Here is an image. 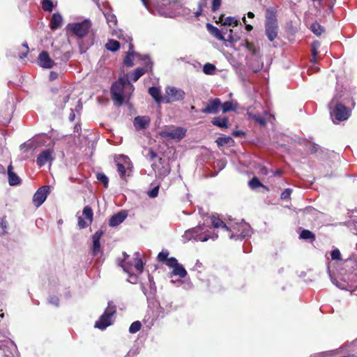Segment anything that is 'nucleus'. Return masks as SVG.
<instances>
[{"mask_svg":"<svg viewBox=\"0 0 357 357\" xmlns=\"http://www.w3.org/2000/svg\"><path fill=\"white\" fill-rule=\"evenodd\" d=\"M251 234V227L248 223L225 218V236H227L229 240L241 241L244 238L250 236Z\"/></svg>","mask_w":357,"mask_h":357,"instance_id":"nucleus-1","label":"nucleus"},{"mask_svg":"<svg viewBox=\"0 0 357 357\" xmlns=\"http://www.w3.org/2000/svg\"><path fill=\"white\" fill-rule=\"evenodd\" d=\"M239 24V19L234 17H227L225 18V42L229 43L231 46L236 47V44L242 45L246 50L250 51L253 55L255 54L256 50L253 43L248 40H241L237 33H234V31L231 29H228V26H236ZM257 58L256 56H254Z\"/></svg>","mask_w":357,"mask_h":357,"instance_id":"nucleus-2","label":"nucleus"},{"mask_svg":"<svg viewBox=\"0 0 357 357\" xmlns=\"http://www.w3.org/2000/svg\"><path fill=\"white\" fill-rule=\"evenodd\" d=\"M123 259L121 262V266L128 274V281L135 284L138 281V275L144 270V264L139 257L138 252H135L132 257L123 253Z\"/></svg>","mask_w":357,"mask_h":357,"instance_id":"nucleus-3","label":"nucleus"},{"mask_svg":"<svg viewBox=\"0 0 357 357\" xmlns=\"http://www.w3.org/2000/svg\"><path fill=\"white\" fill-rule=\"evenodd\" d=\"M134 91V86L128 80L127 75L120 77L119 80L113 84L111 93L113 100L118 105L128 100Z\"/></svg>","mask_w":357,"mask_h":357,"instance_id":"nucleus-4","label":"nucleus"},{"mask_svg":"<svg viewBox=\"0 0 357 357\" xmlns=\"http://www.w3.org/2000/svg\"><path fill=\"white\" fill-rule=\"evenodd\" d=\"M158 13L165 17H174L177 15L188 16L190 10L188 8H183L178 1H169V0H162L158 5Z\"/></svg>","mask_w":357,"mask_h":357,"instance_id":"nucleus-5","label":"nucleus"},{"mask_svg":"<svg viewBox=\"0 0 357 357\" xmlns=\"http://www.w3.org/2000/svg\"><path fill=\"white\" fill-rule=\"evenodd\" d=\"M208 226L204 224L199 225L196 227L187 230L183 237L187 240H195L196 241L205 242L208 239L215 240L218 238V234L215 231H210Z\"/></svg>","mask_w":357,"mask_h":357,"instance_id":"nucleus-6","label":"nucleus"},{"mask_svg":"<svg viewBox=\"0 0 357 357\" xmlns=\"http://www.w3.org/2000/svg\"><path fill=\"white\" fill-rule=\"evenodd\" d=\"M266 36L270 41H273L278 36V26L273 8H268L266 10Z\"/></svg>","mask_w":357,"mask_h":357,"instance_id":"nucleus-7","label":"nucleus"},{"mask_svg":"<svg viewBox=\"0 0 357 357\" xmlns=\"http://www.w3.org/2000/svg\"><path fill=\"white\" fill-rule=\"evenodd\" d=\"M91 26V21L86 19L80 22L69 23L66 26V30L67 31H70L79 38H83L87 35Z\"/></svg>","mask_w":357,"mask_h":357,"instance_id":"nucleus-8","label":"nucleus"},{"mask_svg":"<svg viewBox=\"0 0 357 357\" xmlns=\"http://www.w3.org/2000/svg\"><path fill=\"white\" fill-rule=\"evenodd\" d=\"M106 19L107 23L108 24L109 27L112 29V34L114 36H117L120 39H123L126 42H130L132 40L130 36L127 34H124L122 30H116L115 27L117 24V19L114 14L112 13L110 11L104 12L103 13Z\"/></svg>","mask_w":357,"mask_h":357,"instance_id":"nucleus-9","label":"nucleus"},{"mask_svg":"<svg viewBox=\"0 0 357 357\" xmlns=\"http://www.w3.org/2000/svg\"><path fill=\"white\" fill-rule=\"evenodd\" d=\"M185 128L174 126L166 128L160 132L162 137L176 142L181 140L185 136Z\"/></svg>","mask_w":357,"mask_h":357,"instance_id":"nucleus-10","label":"nucleus"},{"mask_svg":"<svg viewBox=\"0 0 357 357\" xmlns=\"http://www.w3.org/2000/svg\"><path fill=\"white\" fill-rule=\"evenodd\" d=\"M116 312L115 307L108 305L103 314L96 322L95 327L100 330L105 329L112 324V317Z\"/></svg>","mask_w":357,"mask_h":357,"instance_id":"nucleus-11","label":"nucleus"},{"mask_svg":"<svg viewBox=\"0 0 357 357\" xmlns=\"http://www.w3.org/2000/svg\"><path fill=\"white\" fill-rule=\"evenodd\" d=\"M185 93L181 89L175 86H167L165 89V96L163 98V102L169 103L180 101L184 99Z\"/></svg>","mask_w":357,"mask_h":357,"instance_id":"nucleus-12","label":"nucleus"},{"mask_svg":"<svg viewBox=\"0 0 357 357\" xmlns=\"http://www.w3.org/2000/svg\"><path fill=\"white\" fill-rule=\"evenodd\" d=\"M262 113L266 114V112L261 108V104L256 103L253 107H250L248 109L247 114L250 119L259 125L264 126L266 124V121L261 116Z\"/></svg>","mask_w":357,"mask_h":357,"instance_id":"nucleus-13","label":"nucleus"},{"mask_svg":"<svg viewBox=\"0 0 357 357\" xmlns=\"http://www.w3.org/2000/svg\"><path fill=\"white\" fill-rule=\"evenodd\" d=\"M130 42L131 40L128 42L129 50L123 60L124 64L128 67H132L137 63H142L144 56L134 52L133 45Z\"/></svg>","mask_w":357,"mask_h":357,"instance_id":"nucleus-14","label":"nucleus"},{"mask_svg":"<svg viewBox=\"0 0 357 357\" xmlns=\"http://www.w3.org/2000/svg\"><path fill=\"white\" fill-rule=\"evenodd\" d=\"M118 172L121 178H124L126 171L131 167L130 158L123 155H120L115 158Z\"/></svg>","mask_w":357,"mask_h":357,"instance_id":"nucleus-15","label":"nucleus"},{"mask_svg":"<svg viewBox=\"0 0 357 357\" xmlns=\"http://www.w3.org/2000/svg\"><path fill=\"white\" fill-rule=\"evenodd\" d=\"M142 64L144 65L143 68H136L131 74L130 77L132 81H137L146 72L151 70L152 62L150 58L146 55L144 56V61Z\"/></svg>","mask_w":357,"mask_h":357,"instance_id":"nucleus-16","label":"nucleus"},{"mask_svg":"<svg viewBox=\"0 0 357 357\" xmlns=\"http://www.w3.org/2000/svg\"><path fill=\"white\" fill-rule=\"evenodd\" d=\"M50 193V186L44 185L38 189L33 196V204L36 207L40 206L46 200Z\"/></svg>","mask_w":357,"mask_h":357,"instance_id":"nucleus-17","label":"nucleus"},{"mask_svg":"<svg viewBox=\"0 0 357 357\" xmlns=\"http://www.w3.org/2000/svg\"><path fill=\"white\" fill-rule=\"evenodd\" d=\"M0 350L3 351L4 356L13 357L17 351V346L10 339L0 340Z\"/></svg>","mask_w":357,"mask_h":357,"instance_id":"nucleus-18","label":"nucleus"},{"mask_svg":"<svg viewBox=\"0 0 357 357\" xmlns=\"http://www.w3.org/2000/svg\"><path fill=\"white\" fill-rule=\"evenodd\" d=\"M333 114L338 121H344L350 115V111L343 105L337 104L333 109Z\"/></svg>","mask_w":357,"mask_h":357,"instance_id":"nucleus-19","label":"nucleus"},{"mask_svg":"<svg viewBox=\"0 0 357 357\" xmlns=\"http://www.w3.org/2000/svg\"><path fill=\"white\" fill-rule=\"evenodd\" d=\"M38 62L40 67L43 68H52L54 65L55 62L50 58L47 52H42L38 55Z\"/></svg>","mask_w":357,"mask_h":357,"instance_id":"nucleus-20","label":"nucleus"},{"mask_svg":"<svg viewBox=\"0 0 357 357\" xmlns=\"http://www.w3.org/2000/svg\"><path fill=\"white\" fill-rule=\"evenodd\" d=\"M70 95V89H61L59 96L55 100L56 106L60 109H63L66 103L68 101Z\"/></svg>","mask_w":357,"mask_h":357,"instance_id":"nucleus-21","label":"nucleus"},{"mask_svg":"<svg viewBox=\"0 0 357 357\" xmlns=\"http://www.w3.org/2000/svg\"><path fill=\"white\" fill-rule=\"evenodd\" d=\"M221 105L220 100L215 98L208 102L206 107L202 109V112L206 114H215L218 112Z\"/></svg>","mask_w":357,"mask_h":357,"instance_id":"nucleus-22","label":"nucleus"},{"mask_svg":"<svg viewBox=\"0 0 357 357\" xmlns=\"http://www.w3.org/2000/svg\"><path fill=\"white\" fill-rule=\"evenodd\" d=\"M150 118L148 116H138L135 118L133 124L136 130H142L149 126Z\"/></svg>","mask_w":357,"mask_h":357,"instance_id":"nucleus-23","label":"nucleus"},{"mask_svg":"<svg viewBox=\"0 0 357 357\" xmlns=\"http://www.w3.org/2000/svg\"><path fill=\"white\" fill-rule=\"evenodd\" d=\"M52 151L51 150L47 149V150L43 151L38 155V156L37 158V160H36L37 164L40 167L44 166L47 162L52 161Z\"/></svg>","mask_w":357,"mask_h":357,"instance_id":"nucleus-24","label":"nucleus"},{"mask_svg":"<svg viewBox=\"0 0 357 357\" xmlns=\"http://www.w3.org/2000/svg\"><path fill=\"white\" fill-rule=\"evenodd\" d=\"M127 216V212L125 211H121L111 217L109 224L111 227L118 226L125 220Z\"/></svg>","mask_w":357,"mask_h":357,"instance_id":"nucleus-25","label":"nucleus"},{"mask_svg":"<svg viewBox=\"0 0 357 357\" xmlns=\"http://www.w3.org/2000/svg\"><path fill=\"white\" fill-rule=\"evenodd\" d=\"M63 24V17L59 13H54L50 22V26L52 30H56L60 28Z\"/></svg>","mask_w":357,"mask_h":357,"instance_id":"nucleus-26","label":"nucleus"},{"mask_svg":"<svg viewBox=\"0 0 357 357\" xmlns=\"http://www.w3.org/2000/svg\"><path fill=\"white\" fill-rule=\"evenodd\" d=\"M102 235V231H97L92 236L93 240V246H92V250L93 255H97L100 250V239Z\"/></svg>","mask_w":357,"mask_h":357,"instance_id":"nucleus-27","label":"nucleus"},{"mask_svg":"<svg viewBox=\"0 0 357 357\" xmlns=\"http://www.w3.org/2000/svg\"><path fill=\"white\" fill-rule=\"evenodd\" d=\"M206 26L208 31L213 37H215L216 39L219 40H223V34L221 30H220L218 28H217L216 26H213L210 23H207Z\"/></svg>","mask_w":357,"mask_h":357,"instance_id":"nucleus-28","label":"nucleus"},{"mask_svg":"<svg viewBox=\"0 0 357 357\" xmlns=\"http://www.w3.org/2000/svg\"><path fill=\"white\" fill-rule=\"evenodd\" d=\"M8 182L10 185H16L20 183V177L13 172V166L8 167Z\"/></svg>","mask_w":357,"mask_h":357,"instance_id":"nucleus-29","label":"nucleus"},{"mask_svg":"<svg viewBox=\"0 0 357 357\" xmlns=\"http://www.w3.org/2000/svg\"><path fill=\"white\" fill-rule=\"evenodd\" d=\"M149 93L157 103L163 102V98L161 96L160 90L158 88L151 87L149 89Z\"/></svg>","mask_w":357,"mask_h":357,"instance_id":"nucleus-30","label":"nucleus"},{"mask_svg":"<svg viewBox=\"0 0 357 357\" xmlns=\"http://www.w3.org/2000/svg\"><path fill=\"white\" fill-rule=\"evenodd\" d=\"M238 104L234 100L225 101V113L227 112L237 111Z\"/></svg>","mask_w":357,"mask_h":357,"instance_id":"nucleus-31","label":"nucleus"},{"mask_svg":"<svg viewBox=\"0 0 357 357\" xmlns=\"http://www.w3.org/2000/svg\"><path fill=\"white\" fill-rule=\"evenodd\" d=\"M171 275H178L183 278L186 276L187 271L181 264H178L176 267L173 268Z\"/></svg>","mask_w":357,"mask_h":357,"instance_id":"nucleus-32","label":"nucleus"},{"mask_svg":"<svg viewBox=\"0 0 357 357\" xmlns=\"http://www.w3.org/2000/svg\"><path fill=\"white\" fill-rule=\"evenodd\" d=\"M208 218H210V222L214 229H218L222 226V221L218 215H216V214H211Z\"/></svg>","mask_w":357,"mask_h":357,"instance_id":"nucleus-33","label":"nucleus"},{"mask_svg":"<svg viewBox=\"0 0 357 357\" xmlns=\"http://www.w3.org/2000/svg\"><path fill=\"white\" fill-rule=\"evenodd\" d=\"M119 43L114 40H109L105 44V47L112 52H116L119 49Z\"/></svg>","mask_w":357,"mask_h":357,"instance_id":"nucleus-34","label":"nucleus"},{"mask_svg":"<svg viewBox=\"0 0 357 357\" xmlns=\"http://www.w3.org/2000/svg\"><path fill=\"white\" fill-rule=\"evenodd\" d=\"M82 213H83V215H84L85 218L89 222L91 223L93 221V213L91 208L89 206H86L83 209Z\"/></svg>","mask_w":357,"mask_h":357,"instance_id":"nucleus-35","label":"nucleus"},{"mask_svg":"<svg viewBox=\"0 0 357 357\" xmlns=\"http://www.w3.org/2000/svg\"><path fill=\"white\" fill-rule=\"evenodd\" d=\"M215 70H216L215 66L213 64L210 63H206L203 67V72L206 75H214L215 73Z\"/></svg>","mask_w":357,"mask_h":357,"instance_id":"nucleus-36","label":"nucleus"},{"mask_svg":"<svg viewBox=\"0 0 357 357\" xmlns=\"http://www.w3.org/2000/svg\"><path fill=\"white\" fill-rule=\"evenodd\" d=\"M311 30L317 36H320L324 32L323 27L317 22L311 25Z\"/></svg>","mask_w":357,"mask_h":357,"instance_id":"nucleus-37","label":"nucleus"},{"mask_svg":"<svg viewBox=\"0 0 357 357\" xmlns=\"http://www.w3.org/2000/svg\"><path fill=\"white\" fill-rule=\"evenodd\" d=\"M249 186L252 189H256L259 187H264L262 183L259 181V180L256 177H253L250 181H249Z\"/></svg>","mask_w":357,"mask_h":357,"instance_id":"nucleus-38","label":"nucleus"},{"mask_svg":"<svg viewBox=\"0 0 357 357\" xmlns=\"http://www.w3.org/2000/svg\"><path fill=\"white\" fill-rule=\"evenodd\" d=\"M141 326H142V324H141L140 321H134L133 323H132V324L130 325V326L129 328V332L130 333H135L140 330Z\"/></svg>","mask_w":357,"mask_h":357,"instance_id":"nucleus-39","label":"nucleus"},{"mask_svg":"<svg viewBox=\"0 0 357 357\" xmlns=\"http://www.w3.org/2000/svg\"><path fill=\"white\" fill-rule=\"evenodd\" d=\"M42 7L44 10L50 12L52 10L54 6L51 0H43Z\"/></svg>","mask_w":357,"mask_h":357,"instance_id":"nucleus-40","label":"nucleus"},{"mask_svg":"<svg viewBox=\"0 0 357 357\" xmlns=\"http://www.w3.org/2000/svg\"><path fill=\"white\" fill-rule=\"evenodd\" d=\"M300 237L303 239H314V235L309 230H303L300 234Z\"/></svg>","mask_w":357,"mask_h":357,"instance_id":"nucleus-41","label":"nucleus"},{"mask_svg":"<svg viewBox=\"0 0 357 357\" xmlns=\"http://www.w3.org/2000/svg\"><path fill=\"white\" fill-rule=\"evenodd\" d=\"M169 252L167 250H162L158 255V260L160 262H166L169 259Z\"/></svg>","mask_w":357,"mask_h":357,"instance_id":"nucleus-42","label":"nucleus"},{"mask_svg":"<svg viewBox=\"0 0 357 357\" xmlns=\"http://www.w3.org/2000/svg\"><path fill=\"white\" fill-rule=\"evenodd\" d=\"M97 179L102 182V183H104V186L105 188L107 187V185H108V178L107 177V176L102 173H98L97 174Z\"/></svg>","mask_w":357,"mask_h":357,"instance_id":"nucleus-43","label":"nucleus"},{"mask_svg":"<svg viewBox=\"0 0 357 357\" xmlns=\"http://www.w3.org/2000/svg\"><path fill=\"white\" fill-rule=\"evenodd\" d=\"M166 265L172 269L176 267L179 263L178 262L177 259L174 257H170L169 258L167 261L165 262Z\"/></svg>","mask_w":357,"mask_h":357,"instance_id":"nucleus-44","label":"nucleus"},{"mask_svg":"<svg viewBox=\"0 0 357 357\" xmlns=\"http://www.w3.org/2000/svg\"><path fill=\"white\" fill-rule=\"evenodd\" d=\"M91 222H89L86 219L84 220L82 217H78V226L79 228L83 229L88 227Z\"/></svg>","mask_w":357,"mask_h":357,"instance_id":"nucleus-45","label":"nucleus"},{"mask_svg":"<svg viewBox=\"0 0 357 357\" xmlns=\"http://www.w3.org/2000/svg\"><path fill=\"white\" fill-rule=\"evenodd\" d=\"M331 259L333 260H340L341 254L338 249H334L331 252Z\"/></svg>","mask_w":357,"mask_h":357,"instance_id":"nucleus-46","label":"nucleus"},{"mask_svg":"<svg viewBox=\"0 0 357 357\" xmlns=\"http://www.w3.org/2000/svg\"><path fill=\"white\" fill-rule=\"evenodd\" d=\"M319 45L318 43H313L312 45V61L314 62H315V58L317 56V55L318 54V52H317V48L319 47Z\"/></svg>","mask_w":357,"mask_h":357,"instance_id":"nucleus-47","label":"nucleus"},{"mask_svg":"<svg viewBox=\"0 0 357 357\" xmlns=\"http://www.w3.org/2000/svg\"><path fill=\"white\" fill-rule=\"evenodd\" d=\"M212 123L220 128H223V119L220 118H215L212 121Z\"/></svg>","mask_w":357,"mask_h":357,"instance_id":"nucleus-48","label":"nucleus"},{"mask_svg":"<svg viewBox=\"0 0 357 357\" xmlns=\"http://www.w3.org/2000/svg\"><path fill=\"white\" fill-rule=\"evenodd\" d=\"M291 193V190L289 188L286 189L284 191H283L281 193V199H285L289 197Z\"/></svg>","mask_w":357,"mask_h":357,"instance_id":"nucleus-49","label":"nucleus"},{"mask_svg":"<svg viewBox=\"0 0 357 357\" xmlns=\"http://www.w3.org/2000/svg\"><path fill=\"white\" fill-rule=\"evenodd\" d=\"M332 282L338 288L341 289H346V285L341 282H339L336 279H332Z\"/></svg>","mask_w":357,"mask_h":357,"instance_id":"nucleus-50","label":"nucleus"},{"mask_svg":"<svg viewBox=\"0 0 357 357\" xmlns=\"http://www.w3.org/2000/svg\"><path fill=\"white\" fill-rule=\"evenodd\" d=\"M158 187H155L153 189H152L149 192V195L150 197H155L158 196Z\"/></svg>","mask_w":357,"mask_h":357,"instance_id":"nucleus-51","label":"nucleus"},{"mask_svg":"<svg viewBox=\"0 0 357 357\" xmlns=\"http://www.w3.org/2000/svg\"><path fill=\"white\" fill-rule=\"evenodd\" d=\"M221 0H213L212 3V10L215 11L220 6Z\"/></svg>","mask_w":357,"mask_h":357,"instance_id":"nucleus-52","label":"nucleus"},{"mask_svg":"<svg viewBox=\"0 0 357 357\" xmlns=\"http://www.w3.org/2000/svg\"><path fill=\"white\" fill-rule=\"evenodd\" d=\"M205 4H206L205 2H204V1L199 3V9H198V10H197L195 13V16L196 17H198L201 15V13L202 11V8H203V6H205Z\"/></svg>","mask_w":357,"mask_h":357,"instance_id":"nucleus-53","label":"nucleus"},{"mask_svg":"<svg viewBox=\"0 0 357 357\" xmlns=\"http://www.w3.org/2000/svg\"><path fill=\"white\" fill-rule=\"evenodd\" d=\"M49 303L54 305L55 306L59 305V298L56 296H51L49 299Z\"/></svg>","mask_w":357,"mask_h":357,"instance_id":"nucleus-54","label":"nucleus"},{"mask_svg":"<svg viewBox=\"0 0 357 357\" xmlns=\"http://www.w3.org/2000/svg\"><path fill=\"white\" fill-rule=\"evenodd\" d=\"M242 20L243 22V23L245 24V29L247 31L250 32L251 31L252 29H253V27L252 25L249 24H247V20H246V18L245 16H243V17L242 18Z\"/></svg>","mask_w":357,"mask_h":357,"instance_id":"nucleus-55","label":"nucleus"},{"mask_svg":"<svg viewBox=\"0 0 357 357\" xmlns=\"http://www.w3.org/2000/svg\"><path fill=\"white\" fill-rule=\"evenodd\" d=\"M23 46L26 48V51L20 54L19 56L20 59H24V57H26L27 56V54L29 52V48H28L27 44H24Z\"/></svg>","mask_w":357,"mask_h":357,"instance_id":"nucleus-56","label":"nucleus"},{"mask_svg":"<svg viewBox=\"0 0 357 357\" xmlns=\"http://www.w3.org/2000/svg\"><path fill=\"white\" fill-rule=\"evenodd\" d=\"M319 355L320 356V357H329L332 355H334V351H330L323 352V353L319 354Z\"/></svg>","mask_w":357,"mask_h":357,"instance_id":"nucleus-57","label":"nucleus"},{"mask_svg":"<svg viewBox=\"0 0 357 357\" xmlns=\"http://www.w3.org/2000/svg\"><path fill=\"white\" fill-rule=\"evenodd\" d=\"M234 143V140L231 137H225V144H227V145H229L231 146L232 144Z\"/></svg>","mask_w":357,"mask_h":357,"instance_id":"nucleus-58","label":"nucleus"},{"mask_svg":"<svg viewBox=\"0 0 357 357\" xmlns=\"http://www.w3.org/2000/svg\"><path fill=\"white\" fill-rule=\"evenodd\" d=\"M58 77V73L54 71H52L50 74V79L54 80Z\"/></svg>","mask_w":357,"mask_h":357,"instance_id":"nucleus-59","label":"nucleus"},{"mask_svg":"<svg viewBox=\"0 0 357 357\" xmlns=\"http://www.w3.org/2000/svg\"><path fill=\"white\" fill-rule=\"evenodd\" d=\"M216 143L218 144V146H223V137H218L217 139H216Z\"/></svg>","mask_w":357,"mask_h":357,"instance_id":"nucleus-60","label":"nucleus"},{"mask_svg":"<svg viewBox=\"0 0 357 357\" xmlns=\"http://www.w3.org/2000/svg\"><path fill=\"white\" fill-rule=\"evenodd\" d=\"M234 136L235 137H241L245 135L243 131L237 130L233 132Z\"/></svg>","mask_w":357,"mask_h":357,"instance_id":"nucleus-61","label":"nucleus"},{"mask_svg":"<svg viewBox=\"0 0 357 357\" xmlns=\"http://www.w3.org/2000/svg\"><path fill=\"white\" fill-rule=\"evenodd\" d=\"M309 151L311 153H315L317 151V147L314 144L310 145Z\"/></svg>","mask_w":357,"mask_h":357,"instance_id":"nucleus-62","label":"nucleus"},{"mask_svg":"<svg viewBox=\"0 0 357 357\" xmlns=\"http://www.w3.org/2000/svg\"><path fill=\"white\" fill-rule=\"evenodd\" d=\"M136 356L135 351H130L125 357H135Z\"/></svg>","mask_w":357,"mask_h":357,"instance_id":"nucleus-63","label":"nucleus"},{"mask_svg":"<svg viewBox=\"0 0 357 357\" xmlns=\"http://www.w3.org/2000/svg\"><path fill=\"white\" fill-rule=\"evenodd\" d=\"M149 154H150V157L151 158H154L156 157V154L154 153V151H153L152 150H150L149 151Z\"/></svg>","mask_w":357,"mask_h":357,"instance_id":"nucleus-64","label":"nucleus"}]
</instances>
